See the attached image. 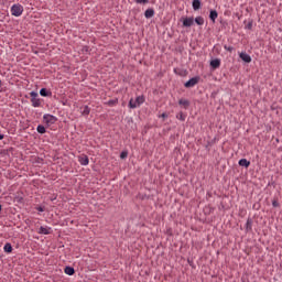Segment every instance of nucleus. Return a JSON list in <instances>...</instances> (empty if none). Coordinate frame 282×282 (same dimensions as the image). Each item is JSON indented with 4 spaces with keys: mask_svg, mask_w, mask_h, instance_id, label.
<instances>
[{
    "mask_svg": "<svg viewBox=\"0 0 282 282\" xmlns=\"http://www.w3.org/2000/svg\"><path fill=\"white\" fill-rule=\"evenodd\" d=\"M56 120H58L54 115L46 113L43 116V122L44 124H47V127H52V124H55Z\"/></svg>",
    "mask_w": 282,
    "mask_h": 282,
    "instance_id": "nucleus-1",
    "label": "nucleus"
},
{
    "mask_svg": "<svg viewBox=\"0 0 282 282\" xmlns=\"http://www.w3.org/2000/svg\"><path fill=\"white\" fill-rule=\"evenodd\" d=\"M11 14L13 17H21V14H23V6H21V4H13L11 7Z\"/></svg>",
    "mask_w": 282,
    "mask_h": 282,
    "instance_id": "nucleus-2",
    "label": "nucleus"
},
{
    "mask_svg": "<svg viewBox=\"0 0 282 282\" xmlns=\"http://www.w3.org/2000/svg\"><path fill=\"white\" fill-rule=\"evenodd\" d=\"M142 102V97H137L135 99H130L129 107L130 109H135L140 107V104Z\"/></svg>",
    "mask_w": 282,
    "mask_h": 282,
    "instance_id": "nucleus-3",
    "label": "nucleus"
},
{
    "mask_svg": "<svg viewBox=\"0 0 282 282\" xmlns=\"http://www.w3.org/2000/svg\"><path fill=\"white\" fill-rule=\"evenodd\" d=\"M198 84V77H193L185 83V88H194Z\"/></svg>",
    "mask_w": 282,
    "mask_h": 282,
    "instance_id": "nucleus-4",
    "label": "nucleus"
},
{
    "mask_svg": "<svg viewBox=\"0 0 282 282\" xmlns=\"http://www.w3.org/2000/svg\"><path fill=\"white\" fill-rule=\"evenodd\" d=\"M78 162L82 164V166H87V164H89V158L85 154H82L78 156Z\"/></svg>",
    "mask_w": 282,
    "mask_h": 282,
    "instance_id": "nucleus-5",
    "label": "nucleus"
},
{
    "mask_svg": "<svg viewBox=\"0 0 282 282\" xmlns=\"http://www.w3.org/2000/svg\"><path fill=\"white\" fill-rule=\"evenodd\" d=\"M239 57L246 64H250L251 63V56L249 54H247V53H240Z\"/></svg>",
    "mask_w": 282,
    "mask_h": 282,
    "instance_id": "nucleus-6",
    "label": "nucleus"
},
{
    "mask_svg": "<svg viewBox=\"0 0 282 282\" xmlns=\"http://www.w3.org/2000/svg\"><path fill=\"white\" fill-rule=\"evenodd\" d=\"M193 23H195V19H193V18H185L183 20V28H191V25H193Z\"/></svg>",
    "mask_w": 282,
    "mask_h": 282,
    "instance_id": "nucleus-7",
    "label": "nucleus"
},
{
    "mask_svg": "<svg viewBox=\"0 0 282 282\" xmlns=\"http://www.w3.org/2000/svg\"><path fill=\"white\" fill-rule=\"evenodd\" d=\"M52 232V228L50 227H40L39 235H50Z\"/></svg>",
    "mask_w": 282,
    "mask_h": 282,
    "instance_id": "nucleus-8",
    "label": "nucleus"
},
{
    "mask_svg": "<svg viewBox=\"0 0 282 282\" xmlns=\"http://www.w3.org/2000/svg\"><path fill=\"white\" fill-rule=\"evenodd\" d=\"M64 272H65V274H67L68 276H74V274L76 273V270H74L73 267H65Z\"/></svg>",
    "mask_w": 282,
    "mask_h": 282,
    "instance_id": "nucleus-9",
    "label": "nucleus"
},
{
    "mask_svg": "<svg viewBox=\"0 0 282 282\" xmlns=\"http://www.w3.org/2000/svg\"><path fill=\"white\" fill-rule=\"evenodd\" d=\"M178 105L182 106L184 109H188V107L191 106V101H188L187 99H180Z\"/></svg>",
    "mask_w": 282,
    "mask_h": 282,
    "instance_id": "nucleus-10",
    "label": "nucleus"
},
{
    "mask_svg": "<svg viewBox=\"0 0 282 282\" xmlns=\"http://www.w3.org/2000/svg\"><path fill=\"white\" fill-rule=\"evenodd\" d=\"M155 14V11L153 9H148L144 12L145 19H153V15Z\"/></svg>",
    "mask_w": 282,
    "mask_h": 282,
    "instance_id": "nucleus-11",
    "label": "nucleus"
},
{
    "mask_svg": "<svg viewBox=\"0 0 282 282\" xmlns=\"http://www.w3.org/2000/svg\"><path fill=\"white\" fill-rule=\"evenodd\" d=\"M219 66H220V59L215 58V59H213V61L210 62V67H212L213 69H217V68H219Z\"/></svg>",
    "mask_w": 282,
    "mask_h": 282,
    "instance_id": "nucleus-12",
    "label": "nucleus"
},
{
    "mask_svg": "<svg viewBox=\"0 0 282 282\" xmlns=\"http://www.w3.org/2000/svg\"><path fill=\"white\" fill-rule=\"evenodd\" d=\"M239 166L248 169L250 166V161L247 159L239 160Z\"/></svg>",
    "mask_w": 282,
    "mask_h": 282,
    "instance_id": "nucleus-13",
    "label": "nucleus"
},
{
    "mask_svg": "<svg viewBox=\"0 0 282 282\" xmlns=\"http://www.w3.org/2000/svg\"><path fill=\"white\" fill-rule=\"evenodd\" d=\"M218 17V13L216 10H212L209 13V19L213 21V23H215L216 19Z\"/></svg>",
    "mask_w": 282,
    "mask_h": 282,
    "instance_id": "nucleus-14",
    "label": "nucleus"
},
{
    "mask_svg": "<svg viewBox=\"0 0 282 282\" xmlns=\"http://www.w3.org/2000/svg\"><path fill=\"white\" fill-rule=\"evenodd\" d=\"M32 102V107H41V99L35 98V99H31Z\"/></svg>",
    "mask_w": 282,
    "mask_h": 282,
    "instance_id": "nucleus-15",
    "label": "nucleus"
},
{
    "mask_svg": "<svg viewBox=\"0 0 282 282\" xmlns=\"http://www.w3.org/2000/svg\"><path fill=\"white\" fill-rule=\"evenodd\" d=\"M4 252H12V245L10 242H7L3 247Z\"/></svg>",
    "mask_w": 282,
    "mask_h": 282,
    "instance_id": "nucleus-16",
    "label": "nucleus"
},
{
    "mask_svg": "<svg viewBox=\"0 0 282 282\" xmlns=\"http://www.w3.org/2000/svg\"><path fill=\"white\" fill-rule=\"evenodd\" d=\"M91 109H89V106H84L82 113L83 116H89Z\"/></svg>",
    "mask_w": 282,
    "mask_h": 282,
    "instance_id": "nucleus-17",
    "label": "nucleus"
},
{
    "mask_svg": "<svg viewBox=\"0 0 282 282\" xmlns=\"http://www.w3.org/2000/svg\"><path fill=\"white\" fill-rule=\"evenodd\" d=\"M40 95L44 96V97H47V96H52V93L47 91V89H45V88H42L40 90Z\"/></svg>",
    "mask_w": 282,
    "mask_h": 282,
    "instance_id": "nucleus-18",
    "label": "nucleus"
},
{
    "mask_svg": "<svg viewBox=\"0 0 282 282\" xmlns=\"http://www.w3.org/2000/svg\"><path fill=\"white\" fill-rule=\"evenodd\" d=\"M200 8V1L199 0H194L193 1V9L194 10H199Z\"/></svg>",
    "mask_w": 282,
    "mask_h": 282,
    "instance_id": "nucleus-19",
    "label": "nucleus"
},
{
    "mask_svg": "<svg viewBox=\"0 0 282 282\" xmlns=\"http://www.w3.org/2000/svg\"><path fill=\"white\" fill-rule=\"evenodd\" d=\"M195 23H197V25H204V18L203 17H196L195 18Z\"/></svg>",
    "mask_w": 282,
    "mask_h": 282,
    "instance_id": "nucleus-20",
    "label": "nucleus"
},
{
    "mask_svg": "<svg viewBox=\"0 0 282 282\" xmlns=\"http://www.w3.org/2000/svg\"><path fill=\"white\" fill-rule=\"evenodd\" d=\"M176 119H178L180 121H186V115H184L183 112H180V113L176 116Z\"/></svg>",
    "mask_w": 282,
    "mask_h": 282,
    "instance_id": "nucleus-21",
    "label": "nucleus"
},
{
    "mask_svg": "<svg viewBox=\"0 0 282 282\" xmlns=\"http://www.w3.org/2000/svg\"><path fill=\"white\" fill-rule=\"evenodd\" d=\"M251 229H252V221L250 219H248L247 224H246V230L251 231Z\"/></svg>",
    "mask_w": 282,
    "mask_h": 282,
    "instance_id": "nucleus-22",
    "label": "nucleus"
},
{
    "mask_svg": "<svg viewBox=\"0 0 282 282\" xmlns=\"http://www.w3.org/2000/svg\"><path fill=\"white\" fill-rule=\"evenodd\" d=\"M30 96H31V99H36V98H39V93H36V91H31V93H30Z\"/></svg>",
    "mask_w": 282,
    "mask_h": 282,
    "instance_id": "nucleus-23",
    "label": "nucleus"
},
{
    "mask_svg": "<svg viewBox=\"0 0 282 282\" xmlns=\"http://www.w3.org/2000/svg\"><path fill=\"white\" fill-rule=\"evenodd\" d=\"M37 133H45V128L43 126H37Z\"/></svg>",
    "mask_w": 282,
    "mask_h": 282,
    "instance_id": "nucleus-24",
    "label": "nucleus"
},
{
    "mask_svg": "<svg viewBox=\"0 0 282 282\" xmlns=\"http://www.w3.org/2000/svg\"><path fill=\"white\" fill-rule=\"evenodd\" d=\"M129 155L127 151L121 152L120 158L121 160H126V158Z\"/></svg>",
    "mask_w": 282,
    "mask_h": 282,
    "instance_id": "nucleus-25",
    "label": "nucleus"
},
{
    "mask_svg": "<svg viewBox=\"0 0 282 282\" xmlns=\"http://www.w3.org/2000/svg\"><path fill=\"white\" fill-rule=\"evenodd\" d=\"M272 206H273L274 208H278V207H280V204H279V202H278L276 199H273V200H272Z\"/></svg>",
    "mask_w": 282,
    "mask_h": 282,
    "instance_id": "nucleus-26",
    "label": "nucleus"
},
{
    "mask_svg": "<svg viewBox=\"0 0 282 282\" xmlns=\"http://www.w3.org/2000/svg\"><path fill=\"white\" fill-rule=\"evenodd\" d=\"M118 102V100H109L108 101V105L110 106V107H113V105H116Z\"/></svg>",
    "mask_w": 282,
    "mask_h": 282,
    "instance_id": "nucleus-27",
    "label": "nucleus"
},
{
    "mask_svg": "<svg viewBox=\"0 0 282 282\" xmlns=\"http://www.w3.org/2000/svg\"><path fill=\"white\" fill-rule=\"evenodd\" d=\"M251 28H252V23L250 22V23H248V25L246 26V29H247V30H251Z\"/></svg>",
    "mask_w": 282,
    "mask_h": 282,
    "instance_id": "nucleus-28",
    "label": "nucleus"
},
{
    "mask_svg": "<svg viewBox=\"0 0 282 282\" xmlns=\"http://www.w3.org/2000/svg\"><path fill=\"white\" fill-rule=\"evenodd\" d=\"M161 118H162V119H166V118H169V115L162 113V115H161Z\"/></svg>",
    "mask_w": 282,
    "mask_h": 282,
    "instance_id": "nucleus-29",
    "label": "nucleus"
},
{
    "mask_svg": "<svg viewBox=\"0 0 282 282\" xmlns=\"http://www.w3.org/2000/svg\"><path fill=\"white\" fill-rule=\"evenodd\" d=\"M225 50H226L227 52H231V51H232V47H231V46H229V47L225 46Z\"/></svg>",
    "mask_w": 282,
    "mask_h": 282,
    "instance_id": "nucleus-30",
    "label": "nucleus"
},
{
    "mask_svg": "<svg viewBox=\"0 0 282 282\" xmlns=\"http://www.w3.org/2000/svg\"><path fill=\"white\" fill-rule=\"evenodd\" d=\"M37 210H39L40 213H43V208H42V207L37 208Z\"/></svg>",
    "mask_w": 282,
    "mask_h": 282,
    "instance_id": "nucleus-31",
    "label": "nucleus"
},
{
    "mask_svg": "<svg viewBox=\"0 0 282 282\" xmlns=\"http://www.w3.org/2000/svg\"><path fill=\"white\" fill-rule=\"evenodd\" d=\"M4 135L3 134H0V140H3Z\"/></svg>",
    "mask_w": 282,
    "mask_h": 282,
    "instance_id": "nucleus-32",
    "label": "nucleus"
},
{
    "mask_svg": "<svg viewBox=\"0 0 282 282\" xmlns=\"http://www.w3.org/2000/svg\"><path fill=\"white\" fill-rule=\"evenodd\" d=\"M137 3H142V0H137Z\"/></svg>",
    "mask_w": 282,
    "mask_h": 282,
    "instance_id": "nucleus-33",
    "label": "nucleus"
},
{
    "mask_svg": "<svg viewBox=\"0 0 282 282\" xmlns=\"http://www.w3.org/2000/svg\"><path fill=\"white\" fill-rule=\"evenodd\" d=\"M142 3H147V0H142Z\"/></svg>",
    "mask_w": 282,
    "mask_h": 282,
    "instance_id": "nucleus-34",
    "label": "nucleus"
}]
</instances>
